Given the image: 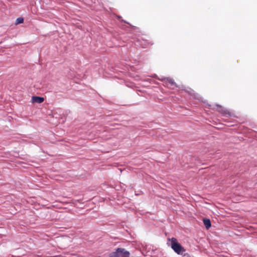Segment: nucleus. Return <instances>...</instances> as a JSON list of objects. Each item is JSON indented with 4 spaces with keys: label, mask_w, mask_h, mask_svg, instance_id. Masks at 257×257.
<instances>
[{
    "label": "nucleus",
    "mask_w": 257,
    "mask_h": 257,
    "mask_svg": "<svg viewBox=\"0 0 257 257\" xmlns=\"http://www.w3.org/2000/svg\"><path fill=\"white\" fill-rule=\"evenodd\" d=\"M44 101V98L40 96H33L32 102L33 103H41Z\"/></svg>",
    "instance_id": "4"
},
{
    "label": "nucleus",
    "mask_w": 257,
    "mask_h": 257,
    "mask_svg": "<svg viewBox=\"0 0 257 257\" xmlns=\"http://www.w3.org/2000/svg\"><path fill=\"white\" fill-rule=\"evenodd\" d=\"M216 106H217V108H216L218 112H219L220 113L223 114L224 115H229V116L231 115L230 112L228 110L225 109L221 106L219 105H216Z\"/></svg>",
    "instance_id": "3"
},
{
    "label": "nucleus",
    "mask_w": 257,
    "mask_h": 257,
    "mask_svg": "<svg viewBox=\"0 0 257 257\" xmlns=\"http://www.w3.org/2000/svg\"><path fill=\"white\" fill-rule=\"evenodd\" d=\"M110 257H115V255H114L113 253L112 252L111 254V255L110 256Z\"/></svg>",
    "instance_id": "10"
},
{
    "label": "nucleus",
    "mask_w": 257,
    "mask_h": 257,
    "mask_svg": "<svg viewBox=\"0 0 257 257\" xmlns=\"http://www.w3.org/2000/svg\"><path fill=\"white\" fill-rule=\"evenodd\" d=\"M23 22H24V19L23 18H18L16 20V24L18 25V24H22V23H23Z\"/></svg>",
    "instance_id": "7"
},
{
    "label": "nucleus",
    "mask_w": 257,
    "mask_h": 257,
    "mask_svg": "<svg viewBox=\"0 0 257 257\" xmlns=\"http://www.w3.org/2000/svg\"><path fill=\"white\" fill-rule=\"evenodd\" d=\"M115 257H129L130 253L128 251L122 248H118L113 252Z\"/></svg>",
    "instance_id": "2"
},
{
    "label": "nucleus",
    "mask_w": 257,
    "mask_h": 257,
    "mask_svg": "<svg viewBox=\"0 0 257 257\" xmlns=\"http://www.w3.org/2000/svg\"><path fill=\"white\" fill-rule=\"evenodd\" d=\"M183 257H191V256L188 253H185L183 254Z\"/></svg>",
    "instance_id": "8"
},
{
    "label": "nucleus",
    "mask_w": 257,
    "mask_h": 257,
    "mask_svg": "<svg viewBox=\"0 0 257 257\" xmlns=\"http://www.w3.org/2000/svg\"><path fill=\"white\" fill-rule=\"evenodd\" d=\"M203 223L207 229H208L211 227V224L210 220L209 219L205 218L203 219Z\"/></svg>",
    "instance_id": "5"
},
{
    "label": "nucleus",
    "mask_w": 257,
    "mask_h": 257,
    "mask_svg": "<svg viewBox=\"0 0 257 257\" xmlns=\"http://www.w3.org/2000/svg\"><path fill=\"white\" fill-rule=\"evenodd\" d=\"M168 240L171 241V248L178 254H182L183 252L185 251V249L178 243L176 238H169Z\"/></svg>",
    "instance_id": "1"
},
{
    "label": "nucleus",
    "mask_w": 257,
    "mask_h": 257,
    "mask_svg": "<svg viewBox=\"0 0 257 257\" xmlns=\"http://www.w3.org/2000/svg\"><path fill=\"white\" fill-rule=\"evenodd\" d=\"M167 81L171 85H175V82H174V80L172 78H167L166 79Z\"/></svg>",
    "instance_id": "6"
},
{
    "label": "nucleus",
    "mask_w": 257,
    "mask_h": 257,
    "mask_svg": "<svg viewBox=\"0 0 257 257\" xmlns=\"http://www.w3.org/2000/svg\"><path fill=\"white\" fill-rule=\"evenodd\" d=\"M147 45H152L153 44V43L151 42H147Z\"/></svg>",
    "instance_id": "9"
}]
</instances>
